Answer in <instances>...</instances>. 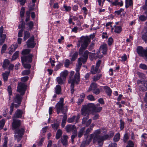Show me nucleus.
<instances>
[{"instance_id": "15", "label": "nucleus", "mask_w": 147, "mask_h": 147, "mask_svg": "<svg viewBox=\"0 0 147 147\" xmlns=\"http://www.w3.org/2000/svg\"><path fill=\"white\" fill-rule=\"evenodd\" d=\"M26 44L28 47L32 48L35 46V44L34 42V38H30L27 41Z\"/></svg>"}, {"instance_id": "21", "label": "nucleus", "mask_w": 147, "mask_h": 147, "mask_svg": "<svg viewBox=\"0 0 147 147\" xmlns=\"http://www.w3.org/2000/svg\"><path fill=\"white\" fill-rule=\"evenodd\" d=\"M68 137L67 136H63V137L61 138V141L63 145L66 146L67 145V139Z\"/></svg>"}, {"instance_id": "49", "label": "nucleus", "mask_w": 147, "mask_h": 147, "mask_svg": "<svg viewBox=\"0 0 147 147\" xmlns=\"http://www.w3.org/2000/svg\"><path fill=\"white\" fill-rule=\"evenodd\" d=\"M25 23L22 21L20 22V24H19L18 27L20 28H21V29L24 30L25 27Z\"/></svg>"}, {"instance_id": "40", "label": "nucleus", "mask_w": 147, "mask_h": 147, "mask_svg": "<svg viewBox=\"0 0 147 147\" xmlns=\"http://www.w3.org/2000/svg\"><path fill=\"white\" fill-rule=\"evenodd\" d=\"M64 79H62L61 77H58L56 78V81L58 82V84L62 85L63 83V81Z\"/></svg>"}, {"instance_id": "60", "label": "nucleus", "mask_w": 147, "mask_h": 147, "mask_svg": "<svg viewBox=\"0 0 147 147\" xmlns=\"http://www.w3.org/2000/svg\"><path fill=\"white\" fill-rule=\"evenodd\" d=\"M113 42V39L112 37H109L108 40V44L109 46L111 45Z\"/></svg>"}, {"instance_id": "61", "label": "nucleus", "mask_w": 147, "mask_h": 147, "mask_svg": "<svg viewBox=\"0 0 147 147\" xmlns=\"http://www.w3.org/2000/svg\"><path fill=\"white\" fill-rule=\"evenodd\" d=\"M134 144L132 142L129 141L128 142V145L126 147H134Z\"/></svg>"}, {"instance_id": "13", "label": "nucleus", "mask_w": 147, "mask_h": 147, "mask_svg": "<svg viewBox=\"0 0 147 147\" xmlns=\"http://www.w3.org/2000/svg\"><path fill=\"white\" fill-rule=\"evenodd\" d=\"M78 64L76 65V73L75 76L78 78H79V76H80V74L79 73V71L82 65V63H83L80 60V58L78 59Z\"/></svg>"}, {"instance_id": "35", "label": "nucleus", "mask_w": 147, "mask_h": 147, "mask_svg": "<svg viewBox=\"0 0 147 147\" xmlns=\"http://www.w3.org/2000/svg\"><path fill=\"white\" fill-rule=\"evenodd\" d=\"M62 131L60 129H59L57 132L56 135V138L58 139L60 138L62 134Z\"/></svg>"}, {"instance_id": "7", "label": "nucleus", "mask_w": 147, "mask_h": 147, "mask_svg": "<svg viewBox=\"0 0 147 147\" xmlns=\"http://www.w3.org/2000/svg\"><path fill=\"white\" fill-rule=\"evenodd\" d=\"M137 51L140 56L143 57H147V48L146 49H144L141 46H138L137 48Z\"/></svg>"}, {"instance_id": "59", "label": "nucleus", "mask_w": 147, "mask_h": 147, "mask_svg": "<svg viewBox=\"0 0 147 147\" xmlns=\"http://www.w3.org/2000/svg\"><path fill=\"white\" fill-rule=\"evenodd\" d=\"M25 12V9L24 7H22L20 12V16L22 18L24 16V13Z\"/></svg>"}, {"instance_id": "48", "label": "nucleus", "mask_w": 147, "mask_h": 147, "mask_svg": "<svg viewBox=\"0 0 147 147\" xmlns=\"http://www.w3.org/2000/svg\"><path fill=\"white\" fill-rule=\"evenodd\" d=\"M5 122V120L4 119H2L1 121H0V129H2Z\"/></svg>"}, {"instance_id": "64", "label": "nucleus", "mask_w": 147, "mask_h": 147, "mask_svg": "<svg viewBox=\"0 0 147 147\" xmlns=\"http://www.w3.org/2000/svg\"><path fill=\"white\" fill-rule=\"evenodd\" d=\"M117 144L115 143H111L109 145L108 147H117Z\"/></svg>"}, {"instance_id": "43", "label": "nucleus", "mask_w": 147, "mask_h": 147, "mask_svg": "<svg viewBox=\"0 0 147 147\" xmlns=\"http://www.w3.org/2000/svg\"><path fill=\"white\" fill-rule=\"evenodd\" d=\"M26 25L29 27V30H31L33 28L34 26V23L33 22L31 21L27 23Z\"/></svg>"}, {"instance_id": "3", "label": "nucleus", "mask_w": 147, "mask_h": 147, "mask_svg": "<svg viewBox=\"0 0 147 147\" xmlns=\"http://www.w3.org/2000/svg\"><path fill=\"white\" fill-rule=\"evenodd\" d=\"M90 42V39L87 36H82L80 38L77 43L78 48H79L81 46L79 51L80 55L83 54L84 51L87 48Z\"/></svg>"}, {"instance_id": "10", "label": "nucleus", "mask_w": 147, "mask_h": 147, "mask_svg": "<svg viewBox=\"0 0 147 147\" xmlns=\"http://www.w3.org/2000/svg\"><path fill=\"white\" fill-rule=\"evenodd\" d=\"M146 82L142 80H137V84L139 85V89L143 91L147 90V87L145 85Z\"/></svg>"}, {"instance_id": "5", "label": "nucleus", "mask_w": 147, "mask_h": 147, "mask_svg": "<svg viewBox=\"0 0 147 147\" xmlns=\"http://www.w3.org/2000/svg\"><path fill=\"white\" fill-rule=\"evenodd\" d=\"M15 132L16 134L14 135V137L17 140L18 142H19L24 134V129L22 128L17 129L15 130Z\"/></svg>"}, {"instance_id": "28", "label": "nucleus", "mask_w": 147, "mask_h": 147, "mask_svg": "<svg viewBox=\"0 0 147 147\" xmlns=\"http://www.w3.org/2000/svg\"><path fill=\"white\" fill-rule=\"evenodd\" d=\"M98 68L95 67L94 65H92L91 67L90 72L92 74H95L97 72H99L98 69Z\"/></svg>"}, {"instance_id": "57", "label": "nucleus", "mask_w": 147, "mask_h": 147, "mask_svg": "<svg viewBox=\"0 0 147 147\" xmlns=\"http://www.w3.org/2000/svg\"><path fill=\"white\" fill-rule=\"evenodd\" d=\"M7 49V45L5 44H4L2 47L1 52L2 53H4L6 51Z\"/></svg>"}, {"instance_id": "4", "label": "nucleus", "mask_w": 147, "mask_h": 147, "mask_svg": "<svg viewBox=\"0 0 147 147\" xmlns=\"http://www.w3.org/2000/svg\"><path fill=\"white\" fill-rule=\"evenodd\" d=\"M57 110V112L59 114L61 111L62 113L65 114H66L68 110V107L65 105L64 104V99L60 98V101L56 104L55 107Z\"/></svg>"}, {"instance_id": "24", "label": "nucleus", "mask_w": 147, "mask_h": 147, "mask_svg": "<svg viewBox=\"0 0 147 147\" xmlns=\"http://www.w3.org/2000/svg\"><path fill=\"white\" fill-rule=\"evenodd\" d=\"M103 89L108 96L111 95L112 91L109 87L107 86H105L103 87Z\"/></svg>"}, {"instance_id": "11", "label": "nucleus", "mask_w": 147, "mask_h": 147, "mask_svg": "<svg viewBox=\"0 0 147 147\" xmlns=\"http://www.w3.org/2000/svg\"><path fill=\"white\" fill-rule=\"evenodd\" d=\"M90 113H88L85 115H83L84 116H86V117L83 118L82 119V124H85L86 127L88 126L91 123L92 120L91 119H89L88 121L87 119L89 117V114Z\"/></svg>"}, {"instance_id": "45", "label": "nucleus", "mask_w": 147, "mask_h": 147, "mask_svg": "<svg viewBox=\"0 0 147 147\" xmlns=\"http://www.w3.org/2000/svg\"><path fill=\"white\" fill-rule=\"evenodd\" d=\"M51 126L53 129L56 130L58 128L59 126V124L57 123H55L51 124Z\"/></svg>"}, {"instance_id": "1", "label": "nucleus", "mask_w": 147, "mask_h": 147, "mask_svg": "<svg viewBox=\"0 0 147 147\" xmlns=\"http://www.w3.org/2000/svg\"><path fill=\"white\" fill-rule=\"evenodd\" d=\"M102 109V108L100 106L99 104L96 105L93 103H90L86 105L83 106L81 109V113L82 115H85L91 111H94L96 112H100Z\"/></svg>"}, {"instance_id": "50", "label": "nucleus", "mask_w": 147, "mask_h": 147, "mask_svg": "<svg viewBox=\"0 0 147 147\" xmlns=\"http://www.w3.org/2000/svg\"><path fill=\"white\" fill-rule=\"evenodd\" d=\"M30 72V70H26L23 71L22 74L23 76L28 75Z\"/></svg>"}, {"instance_id": "53", "label": "nucleus", "mask_w": 147, "mask_h": 147, "mask_svg": "<svg viewBox=\"0 0 147 147\" xmlns=\"http://www.w3.org/2000/svg\"><path fill=\"white\" fill-rule=\"evenodd\" d=\"M70 64V61L68 59H66L64 63V65L65 67H68Z\"/></svg>"}, {"instance_id": "12", "label": "nucleus", "mask_w": 147, "mask_h": 147, "mask_svg": "<svg viewBox=\"0 0 147 147\" xmlns=\"http://www.w3.org/2000/svg\"><path fill=\"white\" fill-rule=\"evenodd\" d=\"M66 131L68 133L74 132L77 131V129L75 125H74L69 124L67 125L65 128Z\"/></svg>"}, {"instance_id": "37", "label": "nucleus", "mask_w": 147, "mask_h": 147, "mask_svg": "<svg viewBox=\"0 0 147 147\" xmlns=\"http://www.w3.org/2000/svg\"><path fill=\"white\" fill-rule=\"evenodd\" d=\"M67 74L68 72L67 71V70L62 72L61 73V77L63 79H65L66 78Z\"/></svg>"}, {"instance_id": "41", "label": "nucleus", "mask_w": 147, "mask_h": 147, "mask_svg": "<svg viewBox=\"0 0 147 147\" xmlns=\"http://www.w3.org/2000/svg\"><path fill=\"white\" fill-rule=\"evenodd\" d=\"M125 3L126 8H128L132 4V0H125Z\"/></svg>"}, {"instance_id": "58", "label": "nucleus", "mask_w": 147, "mask_h": 147, "mask_svg": "<svg viewBox=\"0 0 147 147\" xmlns=\"http://www.w3.org/2000/svg\"><path fill=\"white\" fill-rule=\"evenodd\" d=\"M87 99L90 101H94L95 100V98L93 95H90L87 97Z\"/></svg>"}, {"instance_id": "9", "label": "nucleus", "mask_w": 147, "mask_h": 147, "mask_svg": "<svg viewBox=\"0 0 147 147\" xmlns=\"http://www.w3.org/2000/svg\"><path fill=\"white\" fill-rule=\"evenodd\" d=\"M26 89V86L24 83L20 82L18 84L17 91L19 92L22 95H23Z\"/></svg>"}, {"instance_id": "26", "label": "nucleus", "mask_w": 147, "mask_h": 147, "mask_svg": "<svg viewBox=\"0 0 147 147\" xmlns=\"http://www.w3.org/2000/svg\"><path fill=\"white\" fill-rule=\"evenodd\" d=\"M79 119V117L78 116L77 117L76 116H74L68 118L67 121L68 123H71L73 122L76 119V122H77Z\"/></svg>"}, {"instance_id": "54", "label": "nucleus", "mask_w": 147, "mask_h": 147, "mask_svg": "<svg viewBox=\"0 0 147 147\" xmlns=\"http://www.w3.org/2000/svg\"><path fill=\"white\" fill-rule=\"evenodd\" d=\"M140 67L143 69H147V65L144 64H141L139 65Z\"/></svg>"}, {"instance_id": "56", "label": "nucleus", "mask_w": 147, "mask_h": 147, "mask_svg": "<svg viewBox=\"0 0 147 147\" xmlns=\"http://www.w3.org/2000/svg\"><path fill=\"white\" fill-rule=\"evenodd\" d=\"M142 37V39L146 42V41L147 40V32H145L144 34H143Z\"/></svg>"}, {"instance_id": "39", "label": "nucleus", "mask_w": 147, "mask_h": 147, "mask_svg": "<svg viewBox=\"0 0 147 147\" xmlns=\"http://www.w3.org/2000/svg\"><path fill=\"white\" fill-rule=\"evenodd\" d=\"M120 137V134L119 133H117L114 136L113 140L115 142H117L118 141Z\"/></svg>"}, {"instance_id": "20", "label": "nucleus", "mask_w": 147, "mask_h": 147, "mask_svg": "<svg viewBox=\"0 0 147 147\" xmlns=\"http://www.w3.org/2000/svg\"><path fill=\"white\" fill-rule=\"evenodd\" d=\"M114 32L116 33L119 34L122 31V26L118 25L114 26Z\"/></svg>"}, {"instance_id": "36", "label": "nucleus", "mask_w": 147, "mask_h": 147, "mask_svg": "<svg viewBox=\"0 0 147 147\" xmlns=\"http://www.w3.org/2000/svg\"><path fill=\"white\" fill-rule=\"evenodd\" d=\"M85 129V128L84 127H82L80 129L78 133V136L79 138H81L83 135Z\"/></svg>"}, {"instance_id": "33", "label": "nucleus", "mask_w": 147, "mask_h": 147, "mask_svg": "<svg viewBox=\"0 0 147 147\" xmlns=\"http://www.w3.org/2000/svg\"><path fill=\"white\" fill-rule=\"evenodd\" d=\"M68 83L71 84V92L73 94L74 91V83H76L75 81H71L70 82L68 81Z\"/></svg>"}, {"instance_id": "18", "label": "nucleus", "mask_w": 147, "mask_h": 147, "mask_svg": "<svg viewBox=\"0 0 147 147\" xmlns=\"http://www.w3.org/2000/svg\"><path fill=\"white\" fill-rule=\"evenodd\" d=\"M78 55L77 52H71L69 55L70 57H71V61H75L77 58Z\"/></svg>"}, {"instance_id": "34", "label": "nucleus", "mask_w": 147, "mask_h": 147, "mask_svg": "<svg viewBox=\"0 0 147 147\" xmlns=\"http://www.w3.org/2000/svg\"><path fill=\"white\" fill-rule=\"evenodd\" d=\"M9 61L7 59H5L4 60L3 64V67L4 69H6L9 64Z\"/></svg>"}, {"instance_id": "55", "label": "nucleus", "mask_w": 147, "mask_h": 147, "mask_svg": "<svg viewBox=\"0 0 147 147\" xmlns=\"http://www.w3.org/2000/svg\"><path fill=\"white\" fill-rule=\"evenodd\" d=\"M129 136L126 133L124 134L123 140L125 143H126L127 142V140L129 139Z\"/></svg>"}, {"instance_id": "6", "label": "nucleus", "mask_w": 147, "mask_h": 147, "mask_svg": "<svg viewBox=\"0 0 147 147\" xmlns=\"http://www.w3.org/2000/svg\"><path fill=\"white\" fill-rule=\"evenodd\" d=\"M92 91V92L96 95L98 94L100 92L99 89L97 88V84L96 83H92L90 85L88 92Z\"/></svg>"}, {"instance_id": "16", "label": "nucleus", "mask_w": 147, "mask_h": 147, "mask_svg": "<svg viewBox=\"0 0 147 147\" xmlns=\"http://www.w3.org/2000/svg\"><path fill=\"white\" fill-rule=\"evenodd\" d=\"M90 53L88 51H86L84 52L83 55L79 58H80V60L83 63H84L86 62L88 58V55Z\"/></svg>"}, {"instance_id": "2", "label": "nucleus", "mask_w": 147, "mask_h": 147, "mask_svg": "<svg viewBox=\"0 0 147 147\" xmlns=\"http://www.w3.org/2000/svg\"><path fill=\"white\" fill-rule=\"evenodd\" d=\"M109 138V136L106 134L102 136H100V129L96 130L93 134H92L90 136L89 142H91L93 138V142L95 143L97 141L99 145L101 146L103 144L104 140L107 139Z\"/></svg>"}, {"instance_id": "31", "label": "nucleus", "mask_w": 147, "mask_h": 147, "mask_svg": "<svg viewBox=\"0 0 147 147\" xmlns=\"http://www.w3.org/2000/svg\"><path fill=\"white\" fill-rule=\"evenodd\" d=\"M55 91L57 94H59L61 92V87L59 85H57L55 88Z\"/></svg>"}, {"instance_id": "32", "label": "nucleus", "mask_w": 147, "mask_h": 147, "mask_svg": "<svg viewBox=\"0 0 147 147\" xmlns=\"http://www.w3.org/2000/svg\"><path fill=\"white\" fill-rule=\"evenodd\" d=\"M102 75L101 74H97L94 76L92 78L93 80L94 81L96 82L99 80L102 77Z\"/></svg>"}, {"instance_id": "42", "label": "nucleus", "mask_w": 147, "mask_h": 147, "mask_svg": "<svg viewBox=\"0 0 147 147\" xmlns=\"http://www.w3.org/2000/svg\"><path fill=\"white\" fill-rule=\"evenodd\" d=\"M30 36V33L28 31H25L24 33V40H26Z\"/></svg>"}, {"instance_id": "30", "label": "nucleus", "mask_w": 147, "mask_h": 147, "mask_svg": "<svg viewBox=\"0 0 147 147\" xmlns=\"http://www.w3.org/2000/svg\"><path fill=\"white\" fill-rule=\"evenodd\" d=\"M63 117L62 121L61 126L62 127H64L66 122L67 116L66 113L63 115Z\"/></svg>"}, {"instance_id": "8", "label": "nucleus", "mask_w": 147, "mask_h": 147, "mask_svg": "<svg viewBox=\"0 0 147 147\" xmlns=\"http://www.w3.org/2000/svg\"><path fill=\"white\" fill-rule=\"evenodd\" d=\"M74 73V71H70V75L69 76V79L68 80L69 82H70L71 81H75L76 84H79L80 81V76H79V78L76 77V74L74 76V77H73Z\"/></svg>"}, {"instance_id": "25", "label": "nucleus", "mask_w": 147, "mask_h": 147, "mask_svg": "<svg viewBox=\"0 0 147 147\" xmlns=\"http://www.w3.org/2000/svg\"><path fill=\"white\" fill-rule=\"evenodd\" d=\"M6 37L5 34H0V45H2L4 42Z\"/></svg>"}, {"instance_id": "46", "label": "nucleus", "mask_w": 147, "mask_h": 147, "mask_svg": "<svg viewBox=\"0 0 147 147\" xmlns=\"http://www.w3.org/2000/svg\"><path fill=\"white\" fill-rule=\"evenodd\" d=\"M63 7L65 9V11H70L71 10V7L70 6H67L65 5H64Z\"/></svg>"}, {"instance_id": "38", "label": "nucleus", "mask_w": 147, "mask_h": 147, "mask_svg": "<svg viewBox=\"0 0 147 147\" xmlns=\"http://www.w3.org/2000/svg\"><path fill=\"white\" fill-rule=\"evenodd\" d=\"M19 55V51H17L13 54L12 57V61L16 59L18 57Z\"/></svg>"}, {"instance_id": "52", "label": "nucleus", "mask_w": 147, "mask_h": 147, "mask_svg": "<svg viewBox=\"0 0 147 147\" xmlns=\"http://www.w3.org/2000/svg\"><path fill=\"white\" fill-rule=\"evenodd\" d=\"M30 51V50L29 49H26L22 51V54L23 55L28 54L29 53Z\"/></svg>"}, {"instance_id": "22", "label": "nucleus", "mask_w": 147, "mask_h": 147, "mask_svg": "<svg viewBox=\"0 0 147 147\" xmlns=\"http://www.w3.org/2000/svg\"><path fill=\"white\" fill-rule=\"evenodd\" d=\"M21 97L19 94H17L14 98V102L20 104L21 102Z\"/></svg>"}, {"instance_id": "27", "label": "nucleus", "mask_w": 147, "mask_h": 147, "mask_svg": "<svg viewBox=\"0 0 147 147\" xmlns=\"http://www.w3.org/2000/svg\"><path fill=\"white\" fill-rule=\"evenodd\" d=\"M100 49L102 51V53L103 54H105L107 51V45L106 44H103L101 45L100 47Z\"/></svg>"}, {"instance_id": "17", "label": "nucleus", "mask_w": 147, "mask_h": 147, "mask_svg": "<svg viewBox=\"0 0 147 147\" xmlns=\"http://www.w3.org/2000/svg\"><path fill=\"white\" fill-rule=\"evenodd\" d=\"M21 124L20 121L18 119H13L12 123L13 127L14 129L19 127Z\"/></svg>"}, {"instance_id": "63", "label": "nucleus", "mask_w": 147, "mask_h": 147, "mask_svg": "<svg viewBox=\"0 0 147 147\" xmlns=\"http://www.w3.org/2000/svg\"><path fill=\"white\" fill-rule=\"evenodd\" d=\"M94 46V43H92L90 44L88 47V49L90 51H91L93 52L94 50L93 49V48Z\"/></svg>"}, {"instance_id": "19", "label": "nucleus", "mask_w": 147, "mask_h": 147, "mask_svg": "<svg viewBox=\"0 0 147 147\" xmlns=\"http://www.w3.org/2000/svg\"><path fill=\"white\" fill-rule=\"evenodd\" d=\"M23 113L22 111L20 109H17L16 111L14 117L20 118L22 117Z\"/></svg>"}, {"instance_id": "23", "label": "nucleus", "mask_w": 147, "mask_h": 147, "mask_svg": "<svg viewBox=\"0 0 147 147\" xmlns=\"http://www.w3.org/2000/svg\"><path fill=\"white\" fill-rule=\"evenodd\" d=\"M111 4L113 5H118L120 6H122L123 5L122 1H120L119 2L118 0H114V1H113L112 2Z\"/></svg>"}, {"instance_id": "47", "label": "nucleus", "mask_w": 147, "mask_h": 147, "mask_svg": "<svg viewBox=\"0 0 147 147\" xmlns=\"http://www.w3.org/2000/svg\"><path fill=\"white\" fill-rule=\"evenodd\" d=\"M77 131L74 132H73L72 135L71 136V141L73 142L74 141V139L77 136Z\"/></svg>"}, {"instance_id": "51", "label": "nucleus", "mask_w": 147, "mask_h": 147, "mask_svg": "<svg viewBox=\"0 0 147 147\" xmlns=\"http://www.w3.org/2000/svg\"><path fill=\"white\" fill-rule=\"evenodd\" d=\"M139 19L141 21H144L147 19V17L144 15H141L139 17Z\"/></svg>"}, {"instance_id": "44", "label": "nucleus", "mask_w": 147, "mask_h": 147, "mask_svg": "<svg viewBox=\"0 0 147 147\" xmlns=\"http://www.w3.org/2000/svg\"><path fill=\"white\" fill-rule=\"evenodd\" d=\"M94 125L92 124V125L90 126V128H88L86 130V133L84 134L85 135H86L88 134L91 131L93 128V127L94 126Z\"/></svg>"}, {"instance_id": "62", "label": "nucleus", "mask_w": 147, "mask_h": 147, "mask_svg": "<svg viewBox=\"0 0 147 147\" xmlns=\"http://www.w3.org/2000/svg\"><path fill=\"white\" fill-rule=\"evenodd\" d=\"M7 140L5 139L4 140V142L3 145L1 146V147H7Z\"/></svg>"}, {"instance_id": "14", "label": "nucleus", "mask_w": 147, "mask_h": 147, "mask_svg": "<svg viewBox=\"0 0 147 147\" xmlns=\"http://www.w3.org/2000/svg\"><path fill=\"white\" fill-rule=\"evenodd\" d=\"M33 56L32 55H24L21 57V60L22 62L23 63L24 62H28L30 63L32 60Z\"/></svg>"}, {"instance_id": "29", "label": "nucleus", "mask_w": 147, "mask_h": 147, "mask_svg": "<svg viewBox=\"0 0 147 147\" xmlns=\"http://www.w3.org/2000/svg\"><path fill=\"white\" fill-rule=\"evenodd\" d=\"M10 72V71L5 72L3 74V78L4 80L5 81L7 80L9 74Z\"/></svg>"}]
</instances>
